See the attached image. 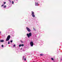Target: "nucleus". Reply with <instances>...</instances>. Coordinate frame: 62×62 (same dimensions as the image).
<instances>
[{
	"label": "nucleus",
	"mask_w": 62,
	"mask_h": 62,
	"mask_svg": "<svg viewBox=\"0 0 62 62\" xmlns=\"http://www.w3.org/2000/svg\"><path fill=\"white\" fill-rule=\"evenodd\" d=\"M24 61H25L26 60V58H25L24 59Z\"/></svg>",
	"instance_id": "nucleus-13"
},
{
	"label": "nucleus",
	"mask_w": 62,
	"mask_h": 62,
	"mask_svg": "<svg viewBox=\"0 0 62 62\" xmlns=\"http://www.w3.org/2000/svg\"><path fill=\"white\" fill-rule=\"evenodd\" d=\"M39 3H35V5L36 6H39Z\"/></svg>",
	"instance_id": "nucleus-5"
},
{
	"label": "nucleus",
	"mask_w": 62,
	"mask_h": 62,
	"mask_svg": "<svg viewBox=\"0 0 62 62\" xmlns=\"http://www.w3.org/2000/svg\"><path fill=\"white\" fill-rule=\"evenodd\" d=\"M6 7H7V6H6V5H4V8H6Z\"/></svg>",
	"instance_id": "nucleus-10"
},
{
	"label": "nucleus",
	"mask_w": 62,
	"mask_h": 62,
	"mask_svg": "<svg viewBox=\"0 0 62 62\" xmlns=\"http://www.w3.org/2000/svg\"><path fill=\"white\" fill-rule=\"evenodd\" d=\"M30 44L31 46V47H33V46L34 45V43L32 41H31L30 42Z\"/></svg>",
	"instance_id": "nucleus-3"
},
{
	"label": "nucleus",
	"mask_w": 62,
	"mask_h": 62,
	"mask_svg": "<svg viewBox=\"0 0 62 62\" xmlns=\"http://www.w3.org/2000/svg\"><path fill=\"white\" fill-rule=\"evenodd\" d=\"M32 16L33 17H34V18L35 17V16L34 14L32 15Z\"/></svg>",
	"instance_id": "nucleus-9"
},
{
	"label": "nucleus",
	"mask_w": 62,
	"mask_h": 62,
	"mask_svg": "<svg viewBox=\"0 0 62 62\" xmlns=\"http://www.w3.org/2000/svg\"><path fill=\"white\" fill-rule=\"evenodd\" d=\"M12 40H11V41H10V42H12Z\"/></svg>",
	"instance_id": "nucleus-20"
},
{
	"label": "nucleus",
	"mask_w": 62,
	"mask_h": 62,
	"mask_svg": "<svg viewBox=\"0 0 62 62\" xmlns=\"http://www.w3.org/2000/svg\"><path fill=\"white\" fill-rule=\"evenodd\" d=\"M12 3L13 4H14V2L13 1H12Z\"/></svg>",
	"instance_id": "nucleus-15"
},
{
	"label": "nucleus",
	"mask_w": 62,
	"mask_h": 62,
	"mask_svg": "<svg viewBox=\"0 0 62 62\" xmlns=\"http://www.w3.org/2000/svg\"><path fill=\"white\" fill-rule=\"evenodd\" d=\"M4 5H5V4H6V3L5 2H4Z\"/></svg>",
	"instance_id": "nucleus-16"
},
{
	"label": "nucleus",
	"mask_w": 62,
	"mask_h": 62,
	"mask_svg": "<svg viewBox=\"0 0 62 62\" xmlns=\"http://www.w3.org/2000/svg\"><path fill=\"white\" fill-rule=\"evenodd\" d=\"M26 28L27 29V30L28 31V32H30V31H31V30H30V29L27 27H26Z\"/></svg>",
	"instance_id": "nucleus-4"
},
{
	"label": "nucleus",
	"mask_w": 62,
	"mask_h": 62,
	"mask_svg": "<svg viewBox=\"0 0 62 62\" xmlns=\"http://www.w3.org/2000/svg\"><path fill=\"white\" fill-rule=\"evenodd\" d=\"M4 40H0V42H4Z\"/></svg>",
	"instance_id": "nucleus-7"
},
{
	"label": "nucleus",
	"mask_w": 62,
	"mask_h": 62,
	"mask_svg": "<svg viewBox=\"0 0 62 62\" xmlns=\"http://www.w3.org/2000/svg\"><path fill=\"white\" fill-rule=\"evenodd\" d=\"M17 1H17H18V0H15V1Z\"/></svg>",
	"instance_id": "nucleus-19"
},
{
	"label": "nucleus",
	"mask_w": 62,
	"mask_h": 62,
	"mask_svg": "<svg viewBox=\"0 0 62 62\" xmlns=\"http://www.w3.org/2000/svg\"><path fill=\"white\" fill-rule=\"evenodd\" d=\"M27 35L28 36V37L29 38L30 37H31V36H32V34L31 33H29V34H27Z\"/></svg>",
	"instance_id": "nucleus-1"
},
{
	"label": "nucleus",
	"mask_w": 62,
	"mask_h": 62,
	"mask_svg": "<svg viewBox=\"0 0 62 62\" xmlns=\"http://www.w3.org/2000/svg\"><path fill=\"white\" fill-rule=\"evenodd\" d=\"M21 42H23L21 41Z\"/></svg>",
	"instance_id": "nucleus-23"
},
{
	"label": "nucleus",
	"mask_w": 62,
	"mask_h": 62,
	"mask_svg": "<svg viewBox=\"0 0 62 62\" xmlns=\"http://www.w3.org/2000/svg\"><path fill=\"white\" fill-rule=\"evenodd\" d=\"M51 60H54V58H52Z\"/></svg>",
	"instance_id": "nucleus-12"
},
{
	"label": "nucleus",
	"mask_w": 62,
	"mask_h": 62,
	"mask_svg": "<svg viewBox=\"0 0 62 62\" xmlns=\"http://www.w3.org/2000/svg\"><path fill=\"white\" fill-rule=\"evenodd\" d=\"M24 46V45H23V44H22V45L21 44H20L19 45V47H21V46Z\"/></svg>",
	"instance_id": "nucleus-6"
},
{
	"label": "nucleus",
	"mask_w": 62,
	"mask_h": 62,
	"mask_svg": "<svg viewBox=\"0 0 62 62\" xmlns=\"http://www.w3.org/2000/svg\"><path fill=\"white\" fill-rule=\"evenodd\" d=\"M10 35H8L7 38V39L6 40V41H8L9 40V39H10Z\"/></svg>",
	"instance_id": "nucleus-2"
},
{
	"label": "nucleus",
	"mask_w": 62,
	"mask_h": 62,
	"mask_svg": "<svg viewBox=\"0 0 62 62\" xmlns=\"http://www.w3.org/2000/svg\"><path fill=\"white\" fill-rule=\"evenodd\" d=\"M34 14V12H31V15Z\"/></svg>",
	"instance_id": "nucleus-8"
},
{
	"label": "nucleus",
	"mask_w": 62,
	"mask_h": 62,
	"mask_svg": "<svg viewBox=\"0 0 62 62\" xmlns=\"http://www.w3.org/2000/svg\"><path fill=\"white\" fill-rule=\"evenodd\" d=\"M40 55H41V56H42L43 55L42 54H40Z\"/></svg>",
	"instance_id": "nucleus-11"
},
{
	"label": "nucleus",
	"mask_w": 62,
	"mask_h": 62,
	"mask_svg": "<svg viewBox=\"0 0 62 62\" xmlns=\"http://www.w3.org/2000/svg\"><path fill=\"white\" fill-rule=\"evenodd\" d=\"M15 46H16V45H14V46H13V47H15Z\"/></svg>",
	"instance_id": "nucleus-17"
},
{
	"label": "nucleus",
	"mask_w": 62,
	"mask_h": 62,
	"mask_svg": "<svg viewBox=\"0 0 62 62\" xmlns=\"http://www.w3.org/2000/svg\"><path fill=\"white\" fill-rule=\"evenodd\" d=\"M1 33V32L0 31V34Z\"/></svg>",
	"instance_id": "nucleus-22"
},
{
	"label": "nucleus",
	"mask_w": 62,
	"mask_h": 62,
	"mask_svg": "<svg viewBox=\"0 0 62 62\" xmlns=\"http://www.w3.org/2000/svg\"><path fill=\"white\" fill-rule=\"evenodd\" d=\"M1 46L2 47H4V46L3 45H1Z\"/></svg>",
	"instance_id": "nucleus-14"
},
{
	"label": "nucleus",
	"mask_w": 62,
	"mask_h": 62,
	"mask_svg": "<svg viewBox=\"0 0 62 62\" xmlns=\"http://www.w3.org/2000/svg\"><path fill=\"white\" fill-rule=\"evenodd\" d=\"M3 6H4V5H1L2 7H3Z\"/></svg>",
	"instance_id": "nucleus-21"
},
{
	"label": "nucleus",
	"mask_w": 62,
	"mask_h": 62,
	"mask_svg": "<svg viewBox=\"0 0 62 62\" xmlns=\"http://www.w3.org/2000/svg\"><path fill=\"white\" fill-rule=\"evenodd\" d=\"M10 43L9 42H8V44H9Z\"/></svg>",
	"instance_id": "nucleus-18"
}]
</instances>
